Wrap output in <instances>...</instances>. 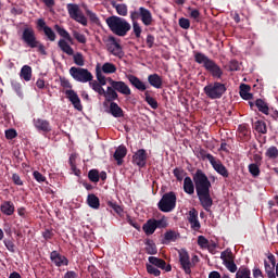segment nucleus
Instances as JSON below:
<instances>
[{"instance_id": "1", "label": "nucleus", "mask_w": 278, "mask_h": 278, "mask_svg": "<svg viewBox=\"0 0 278 278\" xmlns=\"http://www.w3.org/2000/svg\"><path fill=\"white\" fill-rule=\"evenodd\" d=\"M105 23L115 36H127V33L131 29V24L127 20L116 15L108 17Z\"/></svg>"}, {"instance_id": "2", "label": "nucleus", "mask_w": 278, "mask_h": 278, "mask_svg": "<svg viewBox=\"0 0 278 278\" xmlns=\"http://www.w3.org/2000/svg\"><path fill=\"white\" fill-rule=\"evenodd\" d=\"M54 29L59 34V36L63 38L59 40L58 47L61 49L63 53H66V55H74L75 50H73V47L68 45V42H73V37H71V34L67 33V30L61 27L60 25H55Z\"/></svg>"}, {"instance_id": "3", "label": "nucleus", "mask_w": 278, "mask_h": 278, "mask_svg": "<svg viewBox=\"0 0 278 278\" xmlns=\"http://www.w3.org/2000/svg\"><path fill=\"white\" fill-rule=\"evenodd\" d=\"M193 181L195 184L197 194L210 192L212 182H210V179H207V176L201 169L197 170L194 174Z\"/></svg>"}, {"instance_id": "4", "label": "nucleus", "mask_w": 278, "mask_h": 278, "mask_svg": "<svg viewBox=\"0 0 278 278\" xmlns=\"http://www.w3.org/2000/svg\"><path fill=\"white\" fill-rule=\"evenodd\" d=\"M138 18H140L146 27L153 25V14L144 7L130 11V20L138 21Z\"/></svg>"}, {"instance_id": "5", "label": "nucleus", "mask_w": 278, "mask_h": 278, "mask_svg": "<svg viewBox=\"0 0 278 278\" xmlns=\"http://www.w3.org/2000/svg\"><path fill=\"white\" fill-rule=\"evenodd\" d=\"M204 92L208 99H220L227 92V87L222 83H211L204 87Z\"/></svg>"}, {"instance_id": "6", "label": "nucleus", "mask_w": 278, "mask_h": 278, "mask_svg": "<svg viewBox=\"0 0 278 278\" xmlns=\"http://www.w3.org/2000/svg\"><path fill=\"white\" fill-rule=\"evenodd\" d=\"M70 75L75 81H80V84H88V81H92L93 79L92 73L81 67H71Z\"/></svg>"}, {"instance_id": "7", "label": "nucleus", "mask_w": 278, "mask_h": 278, "mask_svg": "<svg viewBox=\"0 0 278 278\" xmlns=\"http://www.w3.org/2000/svg\"><path fill=\"white\" fill-rule=\"evenodd\" d=\"M177 203V195L175 192L165 193L159 202V208L161 212H173Z\"/></svg>"}, {"instance_id": "8", "label": "nucleus", "mask_w": 278, "mask_h": 278, "mask_svg": "<svg viewBox=\"0 0 278 278\" xmlns=\"http://www.w3.org/2000/svg\"><path fill=\"white\" fill-rule=\"evenodd\" d=\"M67 12H68L70 17L73 18V21H76V23H80V25H88V20L86 18L84 13L79 9V5L68 3Z\"/></svg>"}, {"instance_id": "9", "label": "nucleus", "mask_w": 278, "mask_h": 278, "mask_svg": "<svg viewBox=\"0 0 278 278\" xmlns=\"http://www.w3.org/2000/svg\"><path fill=\"white\" fill-rule=\"evenodd\" d=\"M205 157L218 175H220L222 177H226V178L229 177V170H227V167H225V165H223V162H220V160H217L212 154H206Z\"/></svg>"}, {"instance_id": "10", "label": "nucleus", "mask_w": 278, "mask_h": 278, "mask_svg": "<svg viewBox=\"0 0 278 278\" xmlns=\"http://www.w3.org/2000/svg\"><path fill=\"white\" fill-rule=\"evenodd\" d=\"M22 39L30 49L38 47V40L36 39V31L31 27H25L22 34Z\"/></svg>"}, {"instance_id": "11", "label": "nucleus", "mask_w": 278, "mask_h": 278, "mask_svg": "<svg viewBox=\"0 0 278 278\" xmlns=\"http://www.w3.org/2000/svg\"><path fill=\"white\" fill-rule=\"evenodd\" d=\"M106 49L115 58H123L125 55V52H123V47H121V45L116 42V39L114 37H111L109 39Z\"/></svg>"}, {"instance_id": "12", "label": "nucleus", "mask_w": 278, "mask_h": 278, "mask_svg": "<svg viewBox=\"0 0 278 278\" xmlns=\"http://www.w3.org/2000/svg\"><path fill=\"white\" fill-rule=\"evenodd\" d=\"M179 262L186 275H190L192 273V269H191L192 263L190 262V255L188 254V251L186 250L179 251Z\"/></svg>"}, {"instance_id": "13", "label": "nucleus", "mask_w": 278, "mask_h": 278, "mask_svg": "<svg viewBox=\"0 0 278 278\" xmlns=\"http://www.w3.org/2000/svg\"><path fill=\"white\" fill-rule=\"evenodd\" d=\"M65 96L71 101L72 105H74L75 110H78V112H81L84 110V106L81 105V100L79 99V96L75 90L67 89L65 90Z\"/></svg>"}, {"instance_id": "14", "label": "nucleus", "mask_w": 278, "mask_h": 278, "mask_svg": "<svg viewBox=\"0 0 278 278\" xmlns=\"http://www.w3.org/2000/svg\"><path fill=\"white\" fill-rule=\"evenodd\" d=\"M147 264H150L151 266H154L155 268H161V270H165L166 273H170L173 270V267L170 265H166V261L155 257V256H150L148 258Z\"/></svg>"}, {"instance_id": "15", "label": "nucleus", "mask_w": 278, "mask_h": 278, "mask_svg": "<svg viewBox=\"0 0 278 278\" xmlns=\"http://www.w3.org/2000/svg\"><path fill=\"white\" fill-rule=\"evenodd\" d=\"M109 83L117 92H121V94L129 96L131 94V89H129V86L125 84L124 81H116L112 78H109Z\"/></svg>"}, {"instance_id": "16", "label": "nucleus", "mask_w": 278, "mask_h": 278, "mask_svg": "<svg viewBox=\"0 0 278 278\" xmlns=\"http://www.w3.org/2000/svg\"><path fill=\"white\" fill-rule=\"evenodd\" d=\"M132 162L140 168L147 165V150L140 149L138 150L134 156H132Z\"/></svg>"}, {"instance_id": "17", "label": "nucleus", "mask_w": 278, "mask_h": 278, "mask_svg": "<svg viewBox=\"0 0 278 278\" xmlns=\"http://www.w3.org/2000/svg\"><path fill=\"white\" fill-rule=\"evenodd\" d=\"M264 264H265V273L267 274L268 278L275 277V267L277 266L275 262V255L273 254L268 255Z\"/></svg>"}, {"instance_id": "18", "label": "nucleus", "mask_w": 278, "mask_h": 278, "mask_svg": "<svg viewBox=\"0 0 278 278\" xmlns=\"http://www.w3.org/2000/svg\"><path fill=\"white\" fill-rule=\"evenodd\" d=\"M50 260L53 262V264H55V266H68V258L58 253V251L51 252Z\"/></svg>"}, {"instance_id": "19", "label": "nucleus", "mask_w": 278, "mask_h": 278, "mask_svg": "<svg viewBox=\"0 0 278 278\" xmlns=\"http://www.w3.org/2000/svg\"><path fill=\"white\" fill-rule=\"evenodd\" d=\"M188 220L191 225V229H194L195 231H199V229H201V223H199V212H197V210L192 208L191 211H189Z\"/></svg>"}, {"instance_id": "20", "label": "nucleus", "mask_w": 278, "mask_h": 278, "mask_svg": "<svg viewBox=\"0 0 278 278\" xmlns=\"http://www.w3.org/2000/svg\"><path fill=\"white\" fill-rule=\"evenodd\" d=\"M205 71L211 73L213 77H216L217 79H220L223 77V70H220V66L216 64V62L211 61L208 65H206Z\"/></svg>"}, {"instance_id": "21", "label": "nucleus", "mask_w": 278, "mask_h": 278, "mask_svg": "<svg viewBox=\"0 0 278 278\" xmlns=\"http://www.w3.org/2000/svg\"><path fill=\"white\" fill-rule=\"evenodd\" d=\"M34 126L36 127V129H38V131H45L46 134L51 131V125L47 119H34Z\"/></svg>"}, {"instance_id": "22", "label": "nucleus", "mask_w": 278, "mask_h": 278, "mask_svg": "<svg viewBox=\"0 0 278 278\" xmlns=\"http://www.w3.org/2000/svg\"><path fill=\"white\" fill-rule=\"evenodd\" d=\"M116 71H118V67L112 62H105L100 65V73H103L104 75H114Z\"/></svg>"}, {"instance_id": "23", "label": "nucleus", "mask_w": 278, "mask_h": 278, "mask_svg": "<svg viewBox=\"0 0 278 278\" xmlns=\"http://www.w3.org/2000/svg\"><path fill=\"white\" fill-rule=\"evenodd\" d=\"M148 81L152 88L160 89L162 88V85L164 84V80L162 79V76L157 74H151L148 76Z\"/></svg>"}, {"instance_id": "24", "label": "nucleus", "mask_w": 278, "mask_h": 278, "mask_svg": "<svg viewBox=\"0 0 278 278\" xmlns=\"http://www.w3.org/2000/svg\"><path fill=\"white\" fill-rule=\"evenodd\" d=\"M128 80L131 84V86L137 88V90H140L141 92H144V90H147V85H144V83L140 80V78L134 75H129Z\"/></svg>"}, {"instance_id": "25", "label": "nucleus", "mask_w": 278, "mask_h": 278, "mask_svg": "<svg viewBox=\"0 0 278 278\" xmlns=\"http://www.w3.org/2000/svg\"><path fill=\"white\" fill-rule=\"evenodd\" d=\"M198 197L204 210H210V207H212V197L210 195V191L206 193H198Z\"/></svg>"}, {"instance_id": "26", "label": "nucleus", "mask_w": 278, "mask_h": 278, "mask_svg": "<svg viewBox=\"0 0 278 278\" xmlns=\"http://www.w3.org/2000/svg\"><path fill=\"white\" fill-rule=\"evenodd\" d=\"M194 60L198 64L203 65L204 68H206L210 63L212 62V59L207 58V55L201 53V52H197L194 54Z\"/></svg>"}, {"instance_id": "27", "label": "nucleus", "mask_w": 278, "mask_h": 278, "mask_svg": "<svg viewBox=\"0 0 278 278\" xmlns=\"http://www.w3.org/2000/svg\"><path fill=\"white\" fill-rule=\"evenodd\" d=\"M155 229H157V226L155 224V219H149L143 225V231H144L146 236H153V233H155Z\"/></svg>"}, {"instance_id": "28", "label": "nucleus", "mask_w": 278, "mask_h": 278, "mask_svg": "<svg viewBox=\"0 0 278 278\" xmlns=\"http://www.w3.org/2000/svg\"><path fill=\"white\" fill-rule=\"evenodd\" d=\"M125 155H127V148H125V146H119L114 153V159L116 160L118 166L123 164V157H125Z\"/></svg>"}, {"instance_id": "29", "label": "nucleus", "mask_w": 278, "mask_h": 278, "mask_svg": "<svg viewBox=\"0 0 278 278\" xmlns=\"http://www.w3.org/2000/svg\"><path fill=\"white\" fill-rule=\"evenodd\" d=\"M255 105H256L258 112H262V114H265L266 116H268V114H270V109L268 108V103H266V101H264L262 99H257L255 101Z\"/></svg>"}, {"instance_id": "30", "label": "nucleus", "mask_w": 278, "mask_h": 278, "mask_svg": "<svg viewBox=\"0 0 278 278\" xmlns=\"http://www.w3.org/2000/svg\"><path fill=\"white\" fill-rule=\"evenodd\" d=\"M240 97H242L245 101L253 99V93H251V87L249 85L240 86Z\"/></svg>"}, {"instance_id": "31", "label": "nucleus", "mask_w": 278, "mask_h": 278, "mask_svg": "<svg viewBox=\"0 0 278 278\" xmlns=\"http://www.w3.org/2000/svg\"><path fill=\"white\" fill-rule=\"evenodd\" d=\"M184 190L186 194H192L194 192V182L192 181V178L185 177L184 179Z\"/></svg>"}, {"instance_id": "32", "label": "nucleus", "mask_w": 278, "mask_h": 278, "mask_svg": "<svg viewBox=\"0 0 278 278\" xmlns=\"http://www.w3.org/2000/svg\"><path fill=\"white\" fill-rule=\"evenodd\" d=\"M1 212L7 216H12V214H14V203L10 201L3 202L1 205Z\"/></svg>"}, {"instance_id": "33", "label": "nucleus", "mask_w": 278, "mask_h": 278, "mask_svg": "<svg viewBox=\"0 0 278 278\" xmlns=\"http://www.w3.org/2000/svg\"><path fill=\"white\" fill-rule=\"evenodd\" d=\"M20 77L24 81H31V67L29 65H24L21 70Z\"/></svg>"}, {"instance_id": "34", "label": "nucleus", "mask_w": 278, "mask_h": 278, "mask_svg": "<svg viewBox=\"0 0 278 278\" xmlns=\"http://www.w3.org/2000/svg\"><path fill=\"white\" fill-rule=\"evenodd\" d=\"M102 96L105 97L106 101H114L118 99V93H116V89L113 87H108L106 91L104 90Z\"/></svg>"}, {"instance_id": "35", "label": "nucleus", "mask_w": 278, "mask_h": 278, "mask_svg": "<svg viewBox=\"0 0 278 278\" xmlns=\"http://www.w3.org/2000/svg\"><path fill=\"white\" fill-rule=\"evenodd\" d=\"M110 112L115 118H121V116H123V109H121L116 102L110 104Z\"/></svg>"}, {"instance_id": "36", "label": "nucleus", "mask_w": 278, "mask_h": 278, "mask_svg": "<svg viewBox=\"0 0 278 278\" xmlns=\"http://www.w3.org/2000/svg\"><path fill=\"white\" fill-rule=\"evenodd\" d=\"M96 77L98 79V84H100V86H105V84H108V78H105L103 76V72H101V64H97L96 66Z\"/></svg>"}, {"instance_id": "37", "label": "nucleus", "mask_w": 278, "mask_h": 278, "mask_svg": "<svg viewBox=\"0 0 278 278\" xmlns=\"http://www.w3.org/2000/svg\"><path fill=\"white\" fill-rule=\"evenodd\" d=\"M87 203H88L89 207H92L93 210H99V206L101 205L99 202V198L94 194L88 195Z\"/></svg>"}, {"instance_id": "38", "label": "nucleus", "mask_w": 278, "mask_h": 278, "mask_svg": "<svg viewBox=\"0 0 278 278\" xmlns=\"http://www.w3.org/2000/svg\"><path fill=\"white\" fill-rule=\"evenodd\" d=\"M113 8L116 10L119 16H127V4L113 2Z\"/></svg>"}, {"instance_id": "39", "label": "nucleus", "mask_w": 278, "mask_h": 278, "mask_svg": "<svg viewBox=\"0 0 278 278\" xmlns=\"http://www.w3.org/2000/svg\"><path fill=\"white\" fill-rule=\"evenodd\" d=\"M220 260H222L223 264L233 262V253L231 252V250H226V251L222 252Z\"/></svg>"}, {"instance_id": "40", "label": "nucleus", "mask_w": 278, "mask_h": 278, "mask_svg": "<svg viewBox=\"0 0 278 278\" xmlns=\"http://www.w3.org/2000/svg\"><path fill=\"white\" fill-rule=\"evenodd\" d=\"M146 268H147L148 275H152V277H160V275H162V271L160 270V268H157L151 264L147 263Z\"/></svg>"}, {"instance_id": "41", "label": "nucleus", "mask_w": 278, "mask_h": 278, "mask_svg": "<svg viewBox=\"0 0 278 278\" xmlns=\"http://www.w3.org/2000/svg\"><path fill=\"white\" fill-rule=\"evenodd\" d=\"M89 86L94 90V92H98V94H105V89L102 87L103 85H100L97 80H90Z\"/></svg>"}, {"instance_id": "42", "label": "nucleus", "mask_w": 278, "mask_h": 278, "mask_svg": "<svg viewBox=\"0 0 278 278\" xmlns=\"http://www.w3.org/2000/svg\"><path fill=\"white\" fill-rule=\"evenodd\" d=\"M73 58L76 66H84V64H86V59H84V54H81V52L73 54Z\"/></svg>"}, {"instance_id": "43", "label": "nucleus", "mask_w": 278, "mask_h": 278, "mask_svg": "<svg viewBox=\"0 0 278 278\" xmlns=\"http://www.w3.org/2000/svg\"><path fill=\"white\" fill-rule=\"evenodd\" d=\"M146 251L149 255L157 254V248L155 247V243H153V241H148L146 243Z\"/></svg>"}, {"instance_id": "44", "label": "nucleus", "mask_w": 278, "mask_h": 278, "mask_svg": "<svg viewBox=\"0 0 278 278\" xmlns=\"http://www.w3.org/2000/svg\"><path fill=\"white\" fill-rule=\"evenodd\" d=\"M266 157H269V160H277L278 157V149L277 147H270L267 149L265 153Z\"/></svg>"}, {"instance_id": "45", "label": "nucleus", "mask_w": 278, "mask_h": 278, "mask_svg": "<svg viewBox=\"0 0 278 278\" xmlns=\"http://www.w3.org/2000/svg\"><path fill=\"white\" fill-rule=\"evenodd\" d=\"M72 34H73L75 40H77V42H79L80 45H86V42H87L86 35H84L77 30L72 31Z\"/></svg>"}, {"instance_id": "46", "label": "nucleus", "mask_w": 278, "mask_h": 278, "mask_svg": "<svg viewBox=\"0 0 278 278\" xmlns=\"http://www.w3.org/2000/svg\"><path fill=\"white\" fill-rule=\"evenodd\" d=\"M144 96L147 103L152 108V110H157V101L149 94V91H147Z\"/></svg>"}, {"instance_id": "47", "label": "nucleus", "mask_w": 278, "mask_h": 278, "mask_svg": "<svg viewBox=\"0 0 278 278\" xmlns=\"http://www.w3.org/2000/svg\"><path fill=\"white\" fill-rule=\"evenodd\" d=\"M131 21H132V31L137 38H140V35L142 34V27H140L138 20H131Z\"/></svg>"}, {"instance_id": "48", "label": "nucleus", "mask_w": 278, "mask_h": 278, "mask_svg": "<svg viewBox=\"0 0 278 278\" xmlns=\"http://www.w3.org/2000/svg\"><path fill=\"white\" fill-rule=\"evenodd\" d=\"M43 34L50 40V42H55V31L51 27H45Z\"/></svg>"}, {"instance_id": "49", "label": "nucleus", "mask_w": 278, "mask_h": 278, "mask_svg": "<svg viewBox=\"0 0 278 278\" xmlns=\"http://www.w3.org/2000/svg\"><path fill=\"white\" fill-rule=\"evenodd\" d=\"M249 173L252 174V177H260V165L255 163L250 164Z\"/></svg>"}, {"instance_id": "50", "label": "nucleus", "mask_w": 278, "mask_h": 278, "mask_svg": "<svg viewBox=\"0 0 278 278\" xmlns=\"http://www.w3.org/2000/svg\"><path fill=\"white\" fill-rule=\"evenodd\" d=\"M177 232L173 231V230H168L167 232H165L164 235V239L167 241V242H175V240H177Z\"/></svg>"}, {"instance_id": "51", "label": "nucleus", "mask_w": 278, "mask_h": 278, "mask_svg": "<svg viewBox=\"0 0 278 278\" xmlns=\"http://www.w3.org/2000/svg\"><path fill=\"white\" fill-rule=\"evenodd\" d=\"M154 223L156 225V229H165V227H168V219H166V217H162L161 219H154Z\"/></svg>"}, {"instance_id": "52", "label": "nucleus", "mask_w": 278, "mask_h": 278, "mask_svg": "<svg viewBox=\"0 0 278 278\" xmlns=\"http://www.w3.org/2000/svg\"><path fill=\"white\" fill-rule=\"evenodd\" d=\"M198 244L201 249H207V247H210V241L205 237L199 236Z\"/></svg>"}, {"instance_id": "53", "label": "nucleus", "mask_w": 278, "mask_h": 278, "mask_svg": "<svg viewBox=\"0 0 278 278\" xmlns=\"http://www.w3.org/2000/svg\"><path fill=\"white\" fill-rule=\"evenodd\" d=\"M174 176L178 181H184V177H186V172L181 168H175Z\"/></svg>"}, {"instance_id": "54", "label": "nucleus", "mask_w": 278, "mask_h": 278, "mask_svg": "<svg viewBox=\"0 0 278 278\" xmlns=\"http://www.w3.org/2000/svg\"><path fill=\"white\" fill-rule=\"evenodd\" d=\"M90 181L97 184L99 181V172L97 169H91L88 174Z\"/></svg>"}, {"instance_id": "55", "label": "nucleus", "mask_w": 278, "mask_h": 278, "mask_svg": "<svg viewBox=\"0 0 278 278\" xmlns=\"http://www.w3.org/2000/svg\"><path fill=\"white\" fill-rule=\"evenodd\" d=\"M224 266L227 268V270H229V273H236L238 270V266L233 261L225 263Z\"/></svg>"}, {"instance_id": "56", "label": "nucleus", "mask_w": 278, "mask_h": 278, "mask_svg": "<svg viewBox=\"0 0 278 278\" xmlns=\"http://www.w3.org/2000/svg\"><path fill=\"white\" fill-rule=\"evenodd\" d=\"M33 177H34V179H36V181H38V184H42V182L47 181V177L41 175L40 172H38V170L33 173Z\"/></svg>"}, {"instance_id": "57", "label": "nucleus", "mask_w": 278, "mask_h": 278, "mask_svg": "<svg viewBox=\"0 0 278 278\" xmlns=\"http://www.w3.org/2000/svg\"><path fill=\"white\" fill-rule=\"evenodd\" d=\"M189 16L193 18L194 21H199V17L201 16V13L197 9L189 8Z\"/></svg>"}, {"instance_id": "58", "label": "nucleus", "mask_w": 278, "mask_h": 278, "mask_svg": "<svg viewBox=\"0 0 278 278\" xmlns=\"http://www.w3.org/2000/svg\"><path fill=\"white\" fill-rule=\"evenodd\" d=\"M179 26L182 29H190V20L186 18V17H181L179 20Z\"/></svg>"}, {"instance_id": "59", "label": "nucleus", "mask_w": 278, "mask_h": 278, "mask_svg": "<svg viewBox=\"0 0 278 278\" xmlns=\"http://www.w3.org/2000/svg\"><path fill=\"white\" fill-rule=\"evenodd\" d=\"M17 134L14 129H8L5 130V139L7 140H14L16 138Z\"/></svg>"}, {"instance_id": "60", "label": "nucleus", "mask_w": 278, "mask_h": 278, "mask_svg": "<svg viewBox=\"0 0 278 278\" xmlns=\"http://www.w3.org/2000/svg\"><path fill=\"white\" fill-rule=\"evenodd\" d=\"M256 131H258L260 134H266V124L264 122H257Z\"/></svg>"}, {"instance_id": "61", "label": "nucleus", "mask_w": 278, "mask_h": 278, "mask_svg": "<svg viewBox=\"0 0 278 278\" xmlns=\"http://www.w3.org/2000/svg\"><path fill=\"white\" fill-rule=\"evenodd\" d=\"M229 68L230 71H240V63H238V61H231Z\"/></svg>"}, {"instance_id": "62", "label": "nucleus", "mask_w": 278, "mask_h": 278, "mask_svg": "<svg viewBox=\"0 0 278 278\" xmlns=\"http://www.w3.org/2000/svg\"><path fill=\"white\" fill-rule=\"evenodd\" d=\"M12 179L16 186H23V180H21V176L17 174H13Z\"/></svg>"}, {"instance_id": "63", "label": "nucleus", "mask_w": 278, "mask_h": 278, "mask_svg": "<svg viewBox=\"0 0 278 278\" xmlns=\"http://www.w3.org/2000/svg\"><path fill=\"white\" fill-rule=\"evenodd\" d=\"M63 278H79V276L77 275V273L70 270L64 275Z\"/></svg>"}, {"instance_id": "64", "label": "nucleus", "mask_w": 278, "mask_h": 278, "mask_svg": "<svg viewBox=\"0 0 278 278\" xmlns=\"http://www.w3.org/2000/svg\"><path fill=\"white\" fill-rule=\"evenodd\" d=\"M37 26L39 27V29H42L43 31H45V27H49L47 26V23L42 18L37 21Z\"/></svg>"}]
</instances>
